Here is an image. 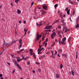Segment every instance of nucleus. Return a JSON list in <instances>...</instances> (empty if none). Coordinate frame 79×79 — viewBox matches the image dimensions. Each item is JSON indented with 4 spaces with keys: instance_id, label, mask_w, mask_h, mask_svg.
I'll list each match as a JSON object with an SVG mask.
<instances>
[{
    "instance_id": "f257e3e1",
    "label": "nucleus",
    "mask_w": 79,
    "mask_h": 79,
    "mask_svg": "<svg viewBox=\"0 0 79 79\" xmlns=\"http://www.w3.org/2000/svg\"><path fill=\"white\" fill-rule=\"evenodd\" d=\"M36 36H37L36 39V40L37 41V40H39L40 39V38L42 37V35H39V32H37L36 33Z\"/></svg>"
},
{
    "instance_id": "f03ea898",
    "label": "nucleus",
    "mask_w": 79,
    "mask_h": 79,
    "mask_svg": "<svg viewBox=\"0 0 79 79\" xmlns=\"http://www.w3.org/2000/svg\"><path fill=\"white\" fill-rule=\"evenodd\" d=\"M56 35V33L55 32H53V33L51 35V37L52 39H53L54 37Z\"/></svg>"
},
{
    "instance_id": "7ed1b4c3",
    "label": "nucleus",
    "mask_w": 79,
    "mask_h": 79,
    "mask_svg": "<svg viewBox=\"0 0 79 79\" xmlns=\"http://www.w3.org/2000/svg\"><path fill=\"white\" fill-rule=\"evenodd\" d=\"M61 31H59L58 32L57 35H58V37H60L61 38V37H62V36L61 35Z\"/></svg>"
},
{
    "instance_id": "20e7f679",
    "label": "nucleus",
    "mask_w": 79,
    "mask_h": 79,
    "mask_svg": "<svg viewBox=\"0 0 79 79\" xmlns=\"http://www.w3.org/2000/svg\"><path fill=\"white\" fill-rule=\"evenodd\" d=\"M52 27V26H47L46 27H45L44 28V29H50V27Z\"/></svg>"
},
{
    "instance_id": "39448f33",
    "label": "nucleus",
    "mask_w": 79,
    "mask_h": 79,
    "mask_svg": "<svg viewBox=\"0 0 79 79\" xmlns=\"http://www.w3.org/2000/svg\"><path fill=\"white\" fill-rule=\"evenodd\" d=\"M51 52H52V55L51 56V57H52V58H55V54H53V51H52Z\"/></svg>"
},
{
    "instance_id": "423d86ee",
    "label": "nucleus",
    "mask_w": 79,
    "mask_h": 79,
    "mask_svg": "<svg viewBox=\"0 0 79 79\" xmlns=\"http://www.w3.org/2000/svg\"><path fill=\"white\" fill-rule=\"evenodd\" d=\"M42 22H41L39 23V24H38L37 23H36V25L38 26H42Z\"/></svg>"
},
{
    "instance_id": "0eeeda50",
    "label": "nucleus",
    "mask_w": 79,
    "mask_h": 79,
    "mask_svg": "<svg viewBox=\"0 0 79 79\" xmlns=\"http://www.w3.org/2000/svg\"><path fill=\"white\" fill-rule=\"evenodd\" d=\"M59 44H63V45L65 44V43H64V42H63L61 41L60 40H59Z\"/></svg>"
},
{
    "instance_id": "6e6552de",
    "label": "nucleus",
    "mask_w": 79,
    "mask_h": 79,
    "mask_svg": "<svg viewBox=\"0 0 79 79\" xmlns=\"http://www.w3.org/2000/svg\"><path fill=\"white\" fill-rule=\"evenodd\" d=\"M58 14H59L60 17H62V13L60 12V10L58 11Z\"/></svg>"
},
{
    "instance_id": "1a4fd4ad",
    "label": "nucleus",
    "mask_w": 79,
    "mask_h": 79,
    "mask_svg": "<svg viewBox=\"0 0 79 79\" xmlns=\"http://www.w3.org/2000/svg\"><path fill=\"white\" fill-rule=\"evenodd\" d=\"M22 45H23V43L19 44V49H20V48H21V47H22Z\"/></svg>"
},
{
    "instance_id": "9d476101",
    "label": "nucleus",
    "mask_w": 79,
    "mask_h": 79,
    "mask_svg": "<svg viewBox=\"0 0 79 79\" xmlns=\"http://www.w3.org/2000/svg\"><path fill=\"white\" fill-rule=\"evenodd\" d=\"M43 8H44V10H46L47 9V6H43Z\"/></svg>"
},
{
    "instance_id": "9b49d317",
    "label": "nucleus",
    "mask_w": 79,
    "mask_h": 79,
    "mask_svg": "<svg viewBox=\"0 0 79 79\" xmlns=\"http://www.w3.org/2000/svg\"><path fill=\"white\" fill-rule=\"evenodd\" d=\"M43 58H45V56L44 55H43L39 57V60H41Z\"/></svg>"
},
{
    "instance_id": "f8f14e48",
    "label": "nucleus",
    "mask_w": 79,
    "mask_h": 79,
    "mask_svg": "<svg viewBox=\"0 0 79 79\" xmlns=\"http://www.w3.org/2000/svg\"><path fill=\"white\" fill-rule=\"evenodd\" d=\"M41 11H42V15H44V14L46 13V11H45L43 10H41Z\"/></svg>"
},
{
    "instance_id": "ddd939ff",
    "label": "nucleus",
    "mask_w": 79,
    "mask_h": 79,
    "mask_svg": "<svg viewBox=\"0 0 79 79\" xmlns=\"http://www.w3.org/2000/svg\"><path fill=\"white\" fill-rule=\"evenodd\" d=\"M17 61L19 63L20 62V59H19V57H17Z\"/></svg>"
},
{
    "instance_id": "4468645a",
    "label": "nucleus",
    "mask_w": 79,
    "mask_h": 79,
    "mask_svg": "<svg viewBox=\"0 0 79 79\" xmlns=\"http://www.w3.org/2000/svg\"><path fill=\"white\" fill-rule=\"evenodd\" d=\"M12 44H13V43L12 41L10 42V43L8 44V46L9 47L10 46V45H12Z\"/></svg>"
},
{
    "instance_id": "2eb2a0df",
    "label": "nucleus",
    "mask_w": 79,
    "mask_h": 79,
    "mask_svg": "<svg viewBox=\"0 0 79 79\" xmlns=\"http://www.w3.org/2000/svg\"><path fill=\"white\" fill-rule=\"evenodd\" d=\"M66 37L64 38L62 40V41H63L62 42H63L64 43V41L66 40Z\"/></svg>"
},
{
    "instance_id": "dca6fc26",
    "label": "nucleus",
    "mask_w": 79,
    "mask_h": 79,
    "mask_svg": "<svg viewBox=\"0 0 79 79\" xmlns=\"http://www.w3.org/2000/svg\"><path fill=\"white\" fill-rule=\"evenodd\" d=\"M16 66H17V67H18L19 69H21V67L19 66V64H17Z\"/></svg>"
},
{
    "instance_id": "f3484780",
    "label": "nucleus",
    "mask_w": 79,
    "mask_h": 79,
    "mask_svg": "<svg viewBox=\"0 0 79 79\" xmlns=\"http://www.w3.org/2000/svg\"><path fill=\"white\" fill-rule=\"evenodd\" d=\"M23 50H24V49H22L20 50V51H17V53H21V52L23 51Z\"/></svg>"
},
{
    "instance_id": "a211bd4d",
    "label": "nucleus",
    "mask_w": 79,
    "mask_h": 79,
    "mask_svg": "<svg viewBox=\"0 0 79 79\" xmlns=\"http://www.w3.org/2000/svg\"><path fill=\"white\" fill-rule=\"evenodd\" d=\"M19 44H21V43H23L22 42V39H20L19 40Z\"/></svg>"
},
{
    "instance_id": "6ab92c4d",
    "label": "nucleus",
    "mask_w": 79,
    "mask_h": 79,
    "mask_svg": "<svg viewBox=\"0 0 79 79\" xmlns=\"http://www.w3.org/2000/svg\"><path fill=\"white\" fill-rule=\"evenodd\" d=\"M45 35H43L42 38V40L44 41V39H45Z\"/></svg>"
},
{
    "instance_id": "aec40b11",
    "label": "nucleus",
    "mask_w": 79,
    "mask_h": 79,
    "mask_svg": "<svg viewBox=\"0 0 79 79\" xmlns=\"http://www.w3.org/2000/svg\"><path fill=\"white\" fill-rule=\"evenodd\" d=\"M26 29H24V31H25V34H24V36L26 35V32H27V30H26Z\"/></svg>"
},
{
    "instance_id": "412c9836",
    "label": "nucleus",
    "mask_w": 79,
    "mask_h": 79,
    "mask_svg": "<svg viewBox=\"0 0 79 79\" xmlns=\"http://www.w3.org/2000/svg\"><path fill=\"white\" fill-rule=\"evenodd\" d=\"M58 52L60 53L62 52V49H59L58 50Z\"/></svg>"
},
{
    "instance_id": "4be33fe9",
    "label": "nucleus",
    "mask_w": 79,
    "mask_h": 79,
    "mask_svg": "<svg viewBox=\"0 0 79 79\" xmlns=\"http://www.w3.org/2000/svg\"><path fill=\"white\" fill-rule=\"evenodd\" d=\"M33 55L34 58L35 59H36V56H35V53H33Z\"/></svg>"
},
{
    "instance_id": "5701e85b",
    "label": "nucleus",
    "mask_w": 79,
    "mask_h": 79,
    "mask_svg": "<svg viewBox=\"0 0 79 79\" xmlns=\"http://www.w3.org/2000/svg\"><path fill=\"white\" fill-rule=\"evenodd\" d=\"M56 77L57 78H59L60 77V75L58 74H57L56 75Z\"/></svg>"
},
{
    "instance_id": "b1692460",
    "label": "nucleus",
    "mask_w": 79,
    "mask_h": 79,
    "mask_svg": "<svg viewBox=\"0 0 79 79\" xmlns=\"http://www.w3.org/2000/svg\"><path fill=\"white\" fill-rule=\"evenodd\" d=\"M71 73L73 76H74V72H73V70H72L71 71Z\"/></svg>"
},
{
    "instance_id": "393cba45",
    "label": "nucleus",
    "mask_w": 79,
    "mask_h": 79,
    "mask_svg": "<svg viewBox=\"0 0 79 79\" xmlns=\"http://www.w3.org/2000/svg\"><path fill=\"white\" fill-rule=\"evenodd\" d=\"M21 12V11L20 10H17V13H18V14H19Z\"/></svg>"
},
{
    "instance_id": "a878e982",
    "label": "nucleus",
    "mask_w": 79,
    "mask_h": 79,
    "mask_svg": "<svg viewBox=\"0 0 79 79\" xmlns=\"http://www.w3.org/2000/svg\"><path fill=\"white\" fill-rule=\"evenodd\" d=\"M68 1L69 2V3H70L72 4H73V2L72 1H71V0H68Z\"/></svg>"
},
{
    "instance_id": "bb28decb",
    "label": "nucleus",
    "mask_w": 79,
    "mask_h": 79,
    "mask_svg": "<svg viewBox=\"0 0 79 79\" xmlns=\"http://www.w3.org/2000/svg\"><path fill=\"white\" fill-rule=\"evenodd\" d=\"M78 23H77V22H76V24H77V26L76 27V28L78 27V26H79V24Z\"/></svg>"
},
{
    "instance_id": "cd10ccee",
    "label": "nucleus",
    "mask_w": 79,
    "mask_h": 79,
    "mask_svg": "<svg viewBox=\"0 0 79 79\" xmlns=\"http://www.w3.org/2000/svg\"><path fill=\"white\" fill-rule=\"evenodd\" d=\"M62 56H64V58H66L67 57V56L66 54H62Z\"/></svg>"
},
{
    "instance_id": "c85d7f7f",
    "label": "nucleus",
    "mask_w": 79,
    "mask_h": 79,
    "mask_svg": "<svg viewBox=\"0 0 79 79\" xmlns=\"http://www.w3.org/2000/svg\"><path fill=\"white\" fill-rule=\"evenodd\" d=\"M73 4H74L75 5H77V2H73Z\"/></svg>"
},
{
    "instance_id": "c756f323",
    "label": "nucleus",
    "mask_w": 79,
    "mask_h": 79,
    "mask_svg": "<svg viewBox=\"0 0 79 79\" xmlns=\"http://www.w3.org/2000/svg\"><path fill=\"white\" fill-rule=\"evenodd\" d=\"M58 6V5H57V4H56V5H54V8H56Z\"/></svg>"
},
{
    "instance_id": "7c9ffc66",
    "label": "nucleus",
    "mask_w": 79,
    "mask_h": 79,
    "mask_svg": "<svg viewBox=\"0 0 79 79\" xmlns=\"http://www.w3.org/2000/svg\"><path fill=\"white\" fill-rule=\"evenodd\" d=\"M66 23L64 22V23H63V24H62V26H64L65 25H66Z\"/></svg>"
},
{
    "instance_id": "2f4dec72",
    "label": "nucleus",
    "mask_w": 79,
    "mask_h": 79,
    "mask_svg": "<svg viewBox=\"0 0 79 79\" xmlns=\"http://www.w3.org/2000/svg\"><path fill=\"white\" fill-rule=\"evenodd\" d=\"M69 30L68 29H66L65 30L64 32H69Z\"/></svg>"
},
{
    "instance_id": "473e14b6",
    "label": "nucleus",
    "mask_w": 79,
    "mask_h": 79,
    "mask_svg": "<svg viewBox=\"0 0 79 79\" xmlns=\"http://www.w3.org/2000/svg\"><path fill=\"white\" fill-rule=\"evenodd\" d=\"M71 37H70L68 40V42H70V41L71 40Z\"/></svg>"
},
{
    "instance_id": "72a5a7b5",
    "label": "nucleus",
    "mask_w": 79,
    "mask_h": 79,
    "mask_svg": "<svg viewBox=\"0 0 79 79\" xmlns=\"http://www.w3.org/2000/svg\"><path fill=\"white\" fill-rule=\"evenodd\" d=\"M60 69H62V68H63V64H61V65L60 66Z\"/></svg>"
},
{
    "instance_id": "f704fd0d",
    "label": "nucleus",
    "mask_w": 79,
    "mask_h": 79,
    "mask_svg": "<svg viewBox=\"0 0 79 79\" xmlns=\"http://www.w3.org/2000/svg\"><path fill=\"white\" fill-rule=\"evenodd\" d=\"M3 45H8V44H7L6 43H4L3 44Z\"/></svg>"
},
{
    "instance_id": "c9c22d12",
    "label": "nucleus",
    "mask_w": 79,
    "mask_h": 79,
    "mask_svg": "<svg viewBox=\"0 0 79 79\" xmlns=\"http://www.w3.org/2000/svg\"><path fill=\"white\" fill-rule=\"evenodd\" d=\"M17 41L16 40H14V41H12V42H13V44H15V43Z\"/></svg>"
},
{
    "instance_id": "e433bc0d",
    "label": "nucleus",
    "mask_w": 79,
    "mask_h": 79,
    "mask_svg": "<svg viewBox=\"0 0 79 79\" xmlns=\"http://www.w3.org/2000/svg\"><path fill=\"white\" fill-rule=\"evenodd\" d=\"M30 52H33V51H32V49H30Z\"/></svg>"
},
{
    "instance_id": "4c0bfd02",
    "label": "nucleus",
    "mask_w": 79,
    "mask_h": 79,
    "mask_svg": "<svg viewBox=\"0 0 79 79\" xmlns=\"http://www.w3.org/2000/svg\"><path fill=\"white\" fill-rule=\"evenodd\" d=\"M64 19L62 20L61 21V23H63L64 22Z\"/></svg>"
},
{
    "instance_id": "58836bf2",
    "label": "nucleus",
    "mask_w": 79,
    "mask_h": 79,
    "mask_svg": "<svg viewBox=\"0 0 79 79\" xmlns=\"http://www.w3.org/2000/svg\"><path fill=\"white\" fill-rule=\"evenodd\" d=\"M55 42H54L53 44H52V45H51L52 47H53V46H54V45H55Z\"/></svg>"
},
{
    "instance_id": "ea45409f",
    "label": "nucleus",
    "mask_w": 79,
    "mask_h": 79,
    "mask_svg": "<svg viewBox=\"0 0 79 79\" xmlns=\"http://www.w3.org/2000/svg\"><path fill=\"white\" fill-rule=\"evenodd\" d=\"M63 28H64V29H68L67 28V27H66L65 26H63Z\"/></svg>"
},
{
    "instance_id": "a19ab883",
    "label": "nucleus",
    "mask_w": 79,
    "mask_h": 79,
    "mask_svg": "<svg viewBox=\"0 0 79 79\" xmlns=\"http://www.w3.org/2000/svg\"><path fill=\"white\" fill-rule=\"evenodd\" d=\"M15 3H18L19 2V0H15Z\"/></svg>"
},
{
    "instance_id": "79ce46f5",
    "label": "nucleus",
    "mask_w": 79,
    "mask_h": 79,
    "mask_svg": "<svg viewBox=\"0 0 79 79\" xmlns=\"http://www.w3.org/2000/svg\"><path fill=\"white\" fill-rule=\"evenodd\" d=\"M27 58H28V57H27L25 58H23V59L24 60H27Z\"/></svg>"
},
{
    "instance_id": "37998d69",
    "label": "nucleus",
    "mask_w": 79,
    "mask_h": 79,
    "mask_svg": "<svg viewBox=\"0 0 79 79\" xmlns=\"http://www.w3.org/2000/svg\"><path fill=\"white\" fill-rule=\"evenodd\" d=\"M56 54H57V52L55 50V54L54 56H55L56 55Z\"/></svg>"
},
{
    "instance_id": "c03bdc74",
    "label": "nucleus",
    "mask_w": 79,
    "mask_h": 79,
    "mask_svg": "<svg viewBox=\"0 0 79 79\" xmlns=\"http://www.w3.org/2000/svg\"><path fill=\"white\" fill-rule=\"evenodd\" d=\"M73 15H74L75 14V11L74 10H73Z\"/></svg>"
},
{
    "instance_id": "a18cd8bd",
    "label": "nucleus",
    "mask_w": 79,
    "mask_h": 79,
    "mask_svg": "<svg viewBox=\"0 0 79 79\" xmlns=\"http://www.w3.org/2000/svg\"><path fill=\"white\" fill-rule=\"evenodd\" d=\"M69 10H68L67 11V13L68 15H69L70 12H69Z\"/></svg>"
},
{
    "instance_id": "49530a36",
    "label": "nucleus",
    "mask_w": 79,
    "mask_h": 79,
    "mask_svg": "<svg viewBox=\"0 0 79 79\" xmlns=\"http://www.w3.org/2000/svg\"><path fill=\"white\" fill-rule=\"evenodd\" d=\"M15 72V69H14V70H13V71H12L13 74H14Z\"/></svg>"
},
{
    "instance_id": "de8ad7c7",
    "label": "nucleus",
    "mask_w": 79,
    "mask_h": 79,
    "mask_svg": "<svg viewBox=\"0 0 79 79\" xmlns=\"http://www.w3.org/2000/svg\"><path fill=\"white\" fill-rule=\"evenodd\" d=\"M44 50V48H41L40 50V51H42V50Z\"/></svg>"
},
{
    "instance_id": "09e8293b",
    "label": "nucleus",
    "mask_w": 79,
    "mask_h": 79,
    "mask_svg": "<svg viewBox=\"0 0 79 79\" xmlns=\"http://www.w3.org/2000/svg\"><path fill=\"white\" fill-rule=\"evenodd\" d=\"M35 15H37V12H36V11H35Z\"/></svg>"
},
{
    "instance_id": "8fccbe9b",
    "label": "nucleus",
    "mask_w": 79,
    "mask_h": 79,
    "mask_svg": "<svg viewBox=\"0 0 79 79\" xmlns=\"http://www.w3.org/2000/svg\"><path fill=\"white\" fill-rule=\"evenodd\" d=\"M38 71H39V72H40L41 71V69H38Z\"/></svg>"
},
{
    "instance_id": "3c124183",
    "label": "nucleus",
    "mask_w": 79,
    "mask_h": 79,
    "mask_svg": "<svg viewBox=\"0 0 79 79\" xmlns=\"http://www.w3.org/2000/svg\"><path fill=\"white\" fill-rule=\"evenodd\" d=\"M30 55H32L33 54H32V52H30Z\"/></svg>"
},
{
    "instance_id": "603ef678",
    "label": "nucleus",
    "mask_w": 79,
    "mask_h": 79,
    "mask_svg": "<svg viewBox=\"0 0 79 79\" xmlns=\"http://www.w3.org/2000/svg\"><path fill=\"white\" fill-rule=\"evenodd\" d=\"M15 64L16 65H17V64H18V62H16L15 61Z\"/></svg>"
},
{
    "instance_id": "864d4df0",
    "label": "nucleus",
    "mask_w": 79,
    "mask_h": 79,
    "mask_svg": "<svg viewBox=\"0 0 79 79\" xmlns=\"http://www.w3.org/2000/svg\"><path fill=\"white\" fill-rule=\"evenodd\" d=\"M58 26L59 29H60V28H61V26H60L58 25Z\"/></svg>"
},
{
    "instance_id": "5fc2aeb1",
    "label": "nucleus",
    "mask_w": 79,
    "mask_h": 79,
    "mask_svg": "<svg viewBox=\"0 0 79 79\" xmlns=\"http://www.w3.org/2000/svg\"><path fill=\"white\" fill-rule=\"evenodd\" d=\"M55 42H58V40L56 39L55 40Z\"/></svg>"
},
{
    "instance_id": "6e6d98bb",
    "label": "nucleus",
    "mask_w": 79,
    "mask_h": 79,
    "mask_svg": "<svg viewBox=\"0 0 79 79\" xmlns=\"http://www.w3.org/2000/svg\"><path fill=\"white\" fill-rule=\"evenodd\" d=\"M48 38H46V42H48Z\"/></svg>"
},
{
    "instance_id": "4d7b16f0",
    "label": "nucleus",
    "mask_w": 79,
    "mask_h": 79,
    "mask_svg": "<svg viewBox=\"0 0 79 79\" xmlns=\"http://www.w3.org/2000/svg\"><path fill=\"white\" fill-rule=\"evenodd\" d=\"M2 74H0V77H2Z\"/></svg>"
},
{
    "instance_id": "13d9d810",
    "label": "nucleus",
    "mask_w": 79,
    "mask_h": 79,
    "mask_svg": "<svg viewBox=\"0 0 79 79\" xmlns=\"http://www.w3.org/2000/svg\"><path fill=\"white\" fill-rule=\"evenodd\" d=\"M34 5V2H33L31 3V5L32 6Z\"/></svg>"
},
{
    "instance_id": "bf43d9fd",
    "label": "nucleus",
    "mask_w": 79,
    "mask_h": 79,
    "mask_svg": "<svg viewBox=\"0 0 79 79\" xmlns=\"http://www.w3.org/2000/svg\"><path fill=\"white\" fill-rule=\"evenodd\" d=\"M59 21V20H56V23H58Z\"/></svg>"
},
{
    "instance_id": "052dcab7",
    "label": "nucleus",
    "mask_w": 79,
    "mask_h": 79,
    "mask_svg": "<svg viewBox=\"0 0 79 79\" xmlns=\"http://www.w3.org/2000/svg\"><path fill=\"white\" fill-rule=\"evenodd\" d=\"M63 31L62 32V33H63V32H64V28H63Z\"/></svg>"
},
{
    "instance_id": "680f3d73",
    "label": "nucleus",
    "mask_w": 79,
    "mask_h": 79,
    "mask_svg": "<svg viewBox=\"0 0 79 79\" xmlns=\"http://www.w3.org/2000/svg\"><path fill=\"white\" fill-rule=\"evenodd\" d=\"M68 10V8L66 7L65 11H67V10Z\"/></svg>"
},
{
    "instance_id": "e2e57ef3",
    "label": "nucleus",
    "mask_w": 79,
    "mask_h": 79,
    "mask_svg": "<svg viewBox=\"0 0 79 79\" xmlns=\"http://www.w3.org/2000/svg\"><path fill=\"white\" fill-rule=\"evenodd\" d=\"M46 43V42L45 41H44V42H43V45H45V44Z\"/></svg>"
},
{
    "instance_id": "0e129e2a",
    "label": "nucleus",
    "mask_w": 79,
    "mask_h": 79,
    "mask_svg": "<svg viewBox=\"0 0 79 79\" xmlns=\"http://www.w3.org/2000/svg\"><path fill=\"white\" fill-rule=\"evenodd\" d=\"M26 20H25L23 22V23H24V24H25V23H26Z\"/></svg>"
},
{
    "instance_id": "69168bd1",
    "label": "nucleus",
    "mask_w": 79,
    "mask_h": 79,
    "mask_svg": "<svg viewBox=\"0 0 79 79\" xmlns=\"http://www.w3.org/2000/svg\"><path fill=\"white\" fill-rule=\"evenodd\" d=\"M55 23H56V21H54V22H53V23L52 24L53 25V24H54Z\"/></svg>"
},
{
    "instance_id": "338daca9",
    "label": "nucleus",
    "mask_w": 79,
    "mask_h": 79,
    "mask_svg": "<svg viewBox=\"0 0 79 79\" xmlns=\"http://www.w3.org/2000/svg\"><path fill=\"white\" fill-rule=\"evenodd\" d=\"M27 64H28V65H29V64H30V63H29V62H28Z\"/></svg>"
},
{
    "instance_id": "774afa93",
    "label": "nucleus",
    "mask_w": 79,
    "mask_h": 79,
    "mask_svg": "<svg viewBox=\"0 0 79 79\" xmlns=\"http://www.w3.org/2000/svg\"><path fill=\"white\" fill-rule=\"evenodd\" d=\"M40 50V48H39L38 50V52H39Z\"/></svg>"
}]
</instances>
